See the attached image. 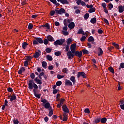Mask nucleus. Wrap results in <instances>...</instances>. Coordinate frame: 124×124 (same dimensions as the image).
Returning <instances> with one entry per match:
<instances>
[{
	"label": "nucleus",
	"instance_id": "6e6d98bb",
	"mask_svg": "<svg viewBox=\"0 0 124 124\" xmlns=\"http://www.w3.org/2000/svg\"><path fill=\"white\" fill-rule=\"evenodd\" d=\"M30 76L31 79H34V78H35V75H34V73H32Z\"/></svg>",
	"mask_w": 124,
	"mask_h": 124
},
{
	"label": "nucleus",
	"instance_id": "3c124183",
	"mask_svg": "<svg viewBox=\"0 0 124 124\" xmlns=\"http://www.w3.org/2000/svg\"><path fill=\"white\" fill-rule=\"evenodd\" d=\"M85 40H86V36H82V37L80 38V41L83 42V41H85Z\"/></svg>",
	"mask_w": 124,
	"mask_h": 124
},
{
	"label": "nucleus",
	"instance_id": "79ce46f5",
	"mask_svg": "<svg viewBox=\"0 0 124 124\" xmlns=\"http://www.w3.org/2000/svg\"><path fill=\"white\" fill-rule=\"evenodd\" d=\"M55 13H56V11H51L50 12V16H54V15H55Z\"/></svg>",
	"mask_w": 124,
	"mask_h": 124
},
{
	"label": "nucleus",
	"instance_id": "39448f33",
	"mask_svg": "<svg viewBox=\"0 0 124 124\" xmlns=\"http://www.w3.org/2000/svg\"><path fill=\"white\" fill-rule=\"evenodd\" d=\"M55 12L57 14H62L65 13V10L63 8H61L60 10H55Z\"/></svg>",
	"mask_w": 124,
	"mask_h": 124
},
{
	"label": "nucleus",
	"instance_id": "13d9d810",
	"mask_svg": "<svg viewBox=\"0 0 124 124\" xmlns=\"http://www.w3.org/2000/svg\"><path fill=\"white\" fill-rule=\"evenodd\" d=\"M67 29H68L67 26H65L62 28V30H63L62 31H67Z\"/></svg>",
	"mask_w": 124,
	"mask_h": 124
},
{
	"label": "nucleus",
	"instance_id": "393cba45",
	"mask_svg": "<svg viewBox=\"0 0 124 124\" xmlns=\"http://www.w3.org/2000/svg\"><path fill=\"white\" fill-rule=\"evenodd\" d=\"M70 80L74 84H75V77L74 76H72L71 77Z\"/></svg>",
	"mask_w": 124,
	"mask_h": 124
},
{
	"label": "nucleus",
	"instance_id": "1a4fd4ad",
	"mask_svg": "<svg viewBox=\"0 0 124 124\" xmlns=\"http://www.w3.org/2000/svg\"><path fill=\"white\" fill-rule=\"evenodd\" d=\"M81 76L83 78H86V74L84 72H78V78H80Z\"/></svg>",
	"mask_w": 124,
	"mask_h": 124
},
{
	"label": "nucleus",
	"instance_id": "774afa93",
	"mask_svg": "<svg viewBox=\"0 0 124 124\" xmlns=\"http://www.w3.org/2000/svg\"><path fill=\"white\" fill-rule=\"evenodd\" d=\"M120 108H121L122 110H124V104L123 105H120Z\"/></svg>",
	"mask_w": 124,
	"mask_h": 124
},
{
	"label": "nucleus",
	"instance_id": "a18cd8bd",
	"mask_svg": "<svg viewBox=\"0 0 124 124\" xmlns=\"http://www.w3.org/2000/svg\"><path fill=\"white\" fill-rule=\"evenodd\" d=\"M43 28H44L45 27L46 28H47V29H49L50 28V26H49V24L48 23H46L44 25L42 26Z\"/></svg>",
	"mask_w": 124,
	"mask_h": 124
},
{
	"label": "nucleus",
	"instance_id": "c9c22d12",
	"mask_svg": "<svg viewBox=\"0 0 124 124\" xmlns=\"http://www.w3.org/2000/svg\"><path fill=\"white\" fill-rule=\"evenodd\" d=\"M46 53H51V52H52V49L47 47L46 49Z\"/></svg>",
	"mask_w": 124,
	"mask_h": 124
},
{
	"label": "nucleus",
	"instance_id": "37998d69",
	"mask_svg": "<svg viewBox=\"0 0 124 124\" xmlns=\"http://www.w3.org/2000/svg\"><path fill=\"white\" fill-rule=\"evenodd\" d=\"M64 77V76H62L61 75H57V78L58 79H62Z\"/></svg>",
	"mask_w": 124,
	"mask_h": 124
},
{
	"label": "nucleus",
	"instance_id": "423d86ee",
	"mask_svg": "<svg viewBox=\"0 0 124 124\" xmlns=\"http://www.w3.org/2000/svg\"><path fill=\"white\" fill-rule=\"evenodd\" d=\"M74 53L75 56H76V57H78V58H81L83 54V52H82V51H80L79 52L78 51H76Z\"/></svg>",
	"mask_w": 124,
	"mask_h": 124
},
{
	"label": "nucleus",
	"instance_id": "20e7f679",
	"mask_svg": "<svg viewBox=\"0 0 124 124\" xmlns=\"http://www.w3.org/2000/svg\"><path fill=\"white\" fill-rule=\"evenodd\" d=\"M77 45L76 43L73 44L70 46V50L72 52V53H75L76 51Z\"/></svg>",
	"mask_w": 124,
	"mask_h": 124
},
{
	"label": "nucleus",
	"instance_id": "de8ad7c7",
	"mask_svg": "<svg viewBox=\"0 0 124 124\" xmlns=\"http://www.w3.org/2000/svg\"><path fill=\"white\" fill-rule=\"evenodd\" d=\"M95 11V10L94 9V8H92L89 10V13H93V12H94Z\"/></svg>",
	"mask_w": 124,
	"mask_h": 124
},
{
	"label": "nucleus",
	"instance_id": "b1692460",
	"mask_svg": "<svg viewBox=\"0 0 124 124\" xmlns=\"http://www.w3.org/2000/svg\"><path fill=\"white\" fill-rule=\"evenodd\" d=\"M28 43L24 42L22 43V48L25 50L27 46H28Z\"/></svg>",
	"mask_w": 124,
	"mask_h": 124
},
{
	"label": "nucleus",
	"instance_id": "cd10ccee",
	"mask_svg": "<svg viewBox=\"0 0 124 124\" xmlns=\"http://www.w3.org/2000/svg\"><path fill=\"white\" fill-rule=\"evenodd\" d=\"M49 112L48 116L49 117H52V116H53V114H54L53 109L51 108V109L50 110H49Z\"/></svg>",
	"mask_w": 124,
	"mask_h": 124
},
{
	"label": "nucleus",
	"instance_id": "473e14b6",
	"mask_svg": "<svg viewBox=\"0 0 124 124\" xmlns=\"http://www.w3.org/2000/svg\"><path fill=\"white\" fill-rule=\"evenodd\" d=\"M108 70L110 71V72H111V73H115V71H114V69L112 67H108Z\"/></svg>",
	"mask_w": 124,
	"mask_h": 124
},
{
	"label": "nucleus",
	"instance_id": "72a5a7b5",
	"mask_svg": "<svg viewBox=\"0 0 124 124\" xmlns=\"http://www.w3.org/2000/svg\"><path fill=\"white\" fill-rule=\"evenodd\" d=\"M13 123L14 124H22V123L19 124V121H18V119H14L13 120Z\"/></svg>",
	"mask_w": 124,
	"mask_h": 124
},
{
	"label": "nucleus",
	"instance_id": "f3484780",
	"mask_svg": "<svg viewBox=\"0 0 124 124\" xmlns=\"http://www.w3.org/2000/svg\"><path fill=\"white\" fill-rule=\"evenodd\" d=\"M99 51L98 52V56H101L103 54V51L102 50V49L101 48L99 47L98 48Z\"/></svg>",
	"mask_w": 124,
	"mask_h": 124
},
{
	"label": "nucleus",
	"instance_id": "0eeeda50",
	"mask_svg": "<svg viewBox=\"0 0 124 124\" xmlns=\"http://www.w3.org/2000/svg\"><path fill=\"white\" fill-rule=\"evenodd\" d=\"M62 109L63 112H64V114H68V113H69V110L68 109V108H67V107H66V105H63Z\"/></svg>",
	"mask_w": 124,
	"mask_h": 124
},
{
	"label": "nucleus",
	"instance_id": "2f4dec72",
	"mask_svg": "<svg viewBox=\"0 0 124 124\" xmlns=\"http://www.w3.org/2000/svg\"><path fill=\"white\" fill-rule=\"evenodd\" d=\"M100 122V118H97L94 120L95 124H98Z\"/></svg>",
	"mask_w": 124,
	"mask_h": 124
},
{
	"label": "nucleus",
	"instance_id": "e433bc0d",
	"mask_svg": "<svg viewBox=\"0 0 124 124\" xmlns=\"http://www.w3.org/2000/svg\"><path fill=\"white\" fill-rule=\"evenodd\" d=\"M55 56H61L62 55V52L61 51H57L55 52Z\"/></svg>",
	"mask_w": 124,
	"mask_h": 124
},
{
	"label": "nucleus",
	"instance_id": "f8f14e48",
	"mask_svg": "<svg viewBox=\"0 0 124 124\" xmlns=\"http://www.w3.org/2000/svg\"><path fill=\"white\" fill-rule=\"evenodd\" d=\"M118 11L119 13H123L124 11V6L120 5L118 7Z\"/></svg>",
	"mask_w": 124,
	"mask_h": 124
},
{
	"label": "nucleus",
	"instance_id": "a211bd4d",
	"mask_svg": "<svg viewBox=\"0 0 124 124\" xmlns=\"http://www.w3.org/2000/svg\"><path fill=\"white\" fill-rule=\"evenodd\" d=\"M47 38L48 41H51V42L55 41L54 38H53V37H52V36H51V35L47 36Z\"/></svg>",
	"mask_w": 124,
	"mask_h": 124
},
{
	"label": "nucleus",
	"instance_id": "8fccbe9b",
	"mask_svg": "<svg viewBox=\"0 0 124 124\" xmlns=\"http://www.w3.org/2000/svg\"><path fill=\"white\" fill-rule=\"evenodd\" d=\"M113 8V4L112 3L108 4V9L111 10Z\"/></svg>",
	"mask_w": 124,
	"mask_h": 124
},
{
	"label": "nucleus",
	"instance_id": "9b49d317",
	"mask_svg": "<svg viewBox=\"0 0 124 124\" xmlns=\"http://www.w3.org/2000/svg\"><path fill=\"white\" fill-rule=\"evenodd\" d=\"M75 27V24L73 22L70 23L68 25V28L70 29V30H72V29H74Z\"/></svg>",
	"mask_w": 124,
	"mask_h": 124
},
{
	"label": "nucleus",
	"instance_id": "052dcab7",
	"mask_svg": "<svg viewBox=\"0 0 124 124\" xmlns=\"http://www.w3.org/2000/svg\"><path fill=\"white\" fill-rule=\"evenodd\" d=\"M24 66H28V65L29 64V62H28V61H26L24 62Z\"/></svg>",
	"mask_w": 124,
	"mask_h": 124
},
{
	"label": "nucleus",
	"instance_id": "a878e982",
	"mask_svg": "<svg viewBox=\"0 0 124 124\" xmlns=\"http://www.w3.org/2000/svg\"><path fill=\"white\" fill-rule=\"evenodd\" d=\"M88 41H89V42H92L93 41H94V39L93 38V36H90L88 39Z\"/></svg>",
	"mask_w": 124,
	"mask_h": 124
},
{
	"label": "nucleus",
	"instance_id": "bf43d9fd",
	"mask_svg": "<svg viewBox=\"0 0 124 124\" xmlns=\"http://www.w3.org/2000/svg\"><path fill=\"white\" fill-rule=\"evenodd\" d=\"M65 101V100L64 98H62L60 100V104L62 105L63 104V102Z\"/></svg>",
	"mask_w": 124,
	"mask_h": 124
},
{
	"label": "nucleus",
	"instance_id": "4be33fe9",
	"mask_svg": "<svg viewBox=\"0 0 124 124\" xmlns=\"http://www.w3.org/2000/svg\"><path fill=\"white\" fill-rule=\"evenodd\" d=\"M73 40L71 38H69L67 41H66V43L67 45H70L71 42H72Z\"/></svg>",
	"mask_w": 124,
	"mask_h": 124
},
{
	"label": "nucleus",
	"instance_id": "7c9ffc66",
	"mask_svg": "<svg viewBox=\"0 0 124 124\" xmlns=\"http://www.w3.org/2000/svg\"><path fill=\"white\" fill-rule=\"evenodd\" d=\"M51 2H53L54 4H55L56 5H60L59 3H57L56 0H49Z\"/></svg>",
	"mask_w": 124,
	"mask_h": 124
},
{
	"label": "nucleus",
	"instance_id": "338daca9",
	"mask_svg": "<svg viewBox=\"0 0 124 124\" xmlns=\"http://www.w3.org/2000/svg\"><path fill=\"white\" fill-rule=\"evenodd\" d=\"M120 67L121 68H124V63H121L120 64Z\"/></svg>",
	"mask_w": 124,
	"mask_h": 124
},
{
	"label": "nucleus",
	"instance_id": "c756f323",
	"mask_svg": "<svg viewBox=\"0 0 124 124\" xmlns=\"http://www.w3.org/2000/svg\"><path fill=\"white\" fill-rule=\"evenodd\" d=\"M42 66L43 67H44V68H46V66H47V63L45 62H42Z\"/></svg>",
	"mask_w": 124,
	"mask_h": 124
},
{
	"label": "nucleus",
	"instance_id": "603ef678",
	"mask_svg": "<svg viewBox=\"0 0 124 124\" xmlns=\"http://www.w3.org/2000/svg\"><path fill=\"white\" fill-rule=\"evenodd\" d=\"M82 52L83 54H89V51H88L87 49H83Z\"/></svg>",
	"mask_w": 124,
	"mask_h": 124
},
{
	"label": "nucleus",
	"instance_id": "c03bdc74",
	"mask_svg": "<svg viewBox=\"0 0 124 124\" xmlns=\"http://www.w3.org/2000/svg\"><path fill=\"white\" fill-rule=\"evenodd\" d=\"M101 6H102V7L104 9V8H106V6H107V5L106 4V3L104 2L101 4Z\"/></svg>",
	"mask_w": 124,
	"mask_h": 124
},
{
	"label": "nucleus",
	"instance_id": "09e8293b",
	"mask_svg": "<svg viewBox=\"0 0 124 124\" xmlns=\"http://www.w3.org/2000/svg\"><path fill=\"white\" fill-rule=\"evenodd\" d=\"M44 44H45V45H47V44H48V43H49V41H48V40L47 39H46L44 40Z\"/></svg>",
	"mask_w": 124,
	"mask_h": 124
},
{
	"label": "nucleus",
	"instance_id": "f257e3e1",
	"mask_svg": "<svg viewBox=\"0 0 124 124\" xmlns=\"http://www.w3.org/2000/svg\"><path fill=\"white\" fill-rule=\"evenodd\" d=\"M28 88L29 90H33V92L34 93V94L36 97L37 98H40V94L36 93V90L38 89V86L36 84H35L32 80L29 81L28 84Z\"/></svg>",
	"mask_w": 124,
	"mask_h": 124
},
{
	"label": "nucleus",
	"instance_id": "9d476101",
	"mask_svg": "<svg viewBox=\"0 0 124 124\" xmlns=\"http://www.w3.org/2000/svg\"><path fill=\"white\" fill-rule=\"evenodd\" d=\"M63 43V42H62V41L60 40H57L56 41H55L54 44L55 46H58V45H62Z\"/></svg>",
	"mask_w": 124,
	"mask_h": 124
},
{
	"label": "nucleus",
	"instance_id": "c85d7f7f",
	"mask_svg": "<svg viewBox=\"0 0 124 124\" xmlns=\"http://www.w3.org/2000/svg\"><path fill=\"white\" fill-rule=\"evenodd\" d=\"M62 72H63V73L67 74V73H68V69L67 68H63L62 70Z\"/></svg>",
	"mask_w": 124,
	"mask_h": 124
},
{
	"label": "nucleus",
	"instance_id": "5701e85b",
	"mask_svg": "<svg viewBox=\"0 0 124 124\" xmlns=\"http://www.w3.org/2000/svg\"><path fill=\"white\" fill-rule=\"evenodd\" d=\"M37 41H38V43H40V44L43 43V40L41 38H36Z\"/></svg>",
	"mask_w": 124,
	"mask_h": 124
},
{
	"label": "nucleus",
	"instance_id": "5fc2aeb1",
	"mask_svg": "<svg viewBox=\"0 0 124 124\" xmlns=\"http://www.w3.org/2000/svg\"><path fill=\"white\" fill-rule=\"evenodd\" d=\"M68 50H69V45H67L65 47V51L68 52Z\"/></svg>",
	"mask_w": 124,
	"mask_h": 124
},
{
	"label": "nucleus",
	"instance_id": "4468645a",
	"mask_svg": "<svg viewBox=\"0 0 124 124\" xmlns=\"http://www.w3.org/2000/svg\"><path fill=\"white\" fill-rule=\"evenodd\" d=\"M65 86H72V82L68 79H65Z\"/></svg>",
	"mask_w": 124,
	"mask_h": 124
},
{
	"label": "nucleus",
	"instance_id": "6e6552de",
	"mask_svg": "<svg viewBox=\"0 0 124 124\" xmlns=\"http://www.w3.org/2000/svg\"><path fill=\"white\" fill-rule=\"evenodd\" d=\"M40 55H41V51L40 50H38V51L35 52L33 55V58H39Z\"/></svg>",
	"mask_w": 124,
	"mask_h": 124
},
{
	"label": "nucleus",
	"instance_id": "ddd939ff",
	"mask_svg": "<svg viewBox=\"0 0 124 124\" xmlns=\"http://www.w3.org/2000/svg\"><path fill=\"white\" fill-rule=\"evenodd\" d=\"M78 34H82L83 35H86L87 34L85 33V31H83V29H80L78 30Z\"/></svg>",
	"mask_w": 124,
	"mask_h": 124
},
{
	"label": "nucleus",
	"instance_id": "bb28decb",
	"mask_svg": "<svg viewBox=\"0 0 124 124\" xmlns=\"http://www.w3.org/2000/svg\"><path fill=\"white\" fill-rule=\"evenodd\" d=\"M91 22L92 23V24L96 23V18L95 17L92 18L91 19Z\"/></svg>",
	"mask_w": 124,
	"mask_h": 124
},
{
	"label": "nucleus",
	"instance_id": "aec40b11",
	"mask_svg": "<svg viewBox=\"0 0 124 124\" xmlns=\"http://www.w3.org/2000/svg\"><path fill=\"white\" fill-rule=\"evenodd\" d=\"M16 98V95L13 94L11 95V98H10V101L12 102L13 100H15Z\"/></svg>",
	"mask_w": 124,
	"mask_h": 124
},
{
	"label": "nucleus",
	"instance_id": "58836bf2",
	"mask_svg": "<svg viewBox=\"0 0 124 124\" xmlns=\"http://www.w3.org/2000/svg\"><path fill=\"white\" fill-rule=\"evenodd\" d=\"M33 28V25L30 23L29 26H28V30H31Z\"/></svg>",
	"mask_w": 124,
	"mask_h": 124
},
{
	"label": "nucleus",
	"instance_id": "69168bd1",
	"mask_svg": "<svg viewBox=\"0 0 124 124\" xmlns=\"http://www.w3.org/2000/svg\"><path fill=\"white\" fill-rule=\"evenodd\" d=\"M4 106H8V101H7V100H5Z\"/></svg>",
	"mask_w": 124,
	"mask_h": 124
},
{
	"label": "nucleus",
	"instance_id": "412c9836",
	"mask_svg": "<svg viewBox=\"0 0 124 124\" xmlns=\"http://www.w3.org/2000/svg\"><path fill=\"white\" fill-rule=\"evenodd\" d=\"M100 122L102 124H105L107 122V119L106 118H100Z\"/></svg>",
	"mask_w": 124,
	"mask_h": 124
},
{
	"label": "nucleus",
	"instance_id": "0e129e2a",
	"mask_svg": "<svg viewBox=\"0 0 124 124\" xmlns=\"http://www.w3.org/2000/svg\"><path fill=\"white\" fill-rule=\"evenodd\" d=\"M66 2H67V0H61V3H62L63 4L66 3Z\"/></svg>",
	"mask_w": 124,
	"mask_h": 124
},
{
	"label": "nucleus",
	"instance_id": "7ed1b4c3",
	"mask_svg": "<svg viewBox=\"0 0 124 124\" xmlns=\"http://www.w3.org/2000/svg\"><path fill=\"white\" fill-rule=\"evenodd\" d=\"M67 56L68 57V59H69V60L73 59V58H74V53L72 52L71 51H69L67 53Z\"/></svg>",
	"mask_w": 124,
	"mask_h": 124
},
{
	"label": "nucleus",
	"instance_id": "dca6fc26",
	"mask_svg": "<svg viewBox=\"0 0 124 124\" xmlns=\"http://www.w3.org/2000/svg\"><path fill=\"white\" fill-rule=\"evenodd\" d=\"M26 69L24 67L21 68L18 71V74H22L23 72H25Z\"/></svg>",
	"mask_w": 124,
	"mask_h": 124
},
{
	"label": "nucleus",
	"instance_id": "e2e57ef3",
	"mask_svg": "<svg viewBox=\"0 0 124 124\" xmlns=\"http://www.w3.org/2000/svg\"><path fill=\"white\" fill-rule=\"evenodd\" d=\"M104 21L107 25H109V21H108V20L106 19V18H104Z\"/></svg>",
	"mask_w": 124,
	"mask_h": 124
},
{
	"label": "nucleus",
	"instance_id": "680f3d73",
	"mask_svg": "<svg viewBox=\"0 0 124 124\" xmlns=\"http://www.w3.org/2000/svg\"><path fill=\"white\" fill-rule=\"evenodd\" d=\"M63 24H64L65 26H67V20L66 19L64 20Z\"/></svg>",
	"mask_w": 124,
	"mask_h": 124
},
{
	"label": "nucleus",
	"instance_id": "f704fd0d",
	"mask_svg": "<svg viewBox=\"0 0 124 124\" xmlns=\"http://www.w3.org/2000/svg\"><path fill=\"white\" fill-rule=\"evenodd\" d=\"M46 59L48 61H53V58L52 57V56H51L50 55H47L46 56Z\"/></svg>",
	"mask_w": 124,
	"mask_h": 124
},
{
	"label": "nucleus",
	"instance_id": "2eb2a0df",
	"mask_svg": "<svg viewBox=\"0 0 124 124\" xmlns=\"http://www.w3.org/2000/svg\"><path fill=\"white\" fill-rule=\"evenodd\" d=\"M34 81L38 85H41L42 84V81H41V80L40 79H38V78H36L34 79Z\"/></svg>",
	"mask_w": 124,
	"mask_h": 124
},
{
	"label": "nucleus",
	"instance_id": "4d7b16f0",
	"mask_svg": "<svg viewBox=\"0 0 124 124\" xmlns=\"http://www.w3.org/2000/svg\"><path fill=\"white\" fill-rule=\"evenodd\" d=\"M84 112L85 113H86L87 114H89V113H90V109L89 108H86L85 110H84Z\"/></svg>",
	"mask_w": 124,
	"mask_h": 124
},
{
	"label": "nucleus",
	"instance_id": "f03ea898",
	"mask_svg": "<svg viewBox=\"0 0 124 124\" xmlns=\"http://www.w3.org/2000/svg\"><path fill=\"white\" fill-rule=\"evenodd\" d=\"M41 102L43 103V106H44L46 109H48V110L52 109V107H51L50 103L48 102L46 99H42Z\"/></svg>",
	"mask_w": 124,
	"mask_h": 124
},
{
	"label": "nucleus",
	"instance_id": "6ab92c4d",
	"mask_svg": "<svg viewBox=\"0 0 124 124\" xmlns=\"http://www.w3.org/2000/svg\"><path fill=\"white\" fill-rule=\"evenodd\" d=\"M63 119L62 121L63 122H66V121H67V115H66V113H64L63 114Z\"/></svg>",
	"mask_w": 124,
	"mask_h": 124
},
{
	"label": "nucleus",
	"instance_id": "a19ab883",
	"mask_svg": "<svg viewBox=\"0 0 124 124\" xmlns=\"http://www.w3.org/2000/svg\"><path fill=\"white\" fill-rule=\"evenodd\" d=\"M89 17H90V15L89 14H86L84 16V19H86V20L89 18Z\"/></svg>",
	"mask_w": 124,
	"mask_h": 124
},
{
	"label": "nucleus",
	"instance_id": "4c0bfd02",
	"mask_svg": "<svg viewBox=\"0 0 124 124\" xmlns=\"http://www.w3.org/2000/svg\"><path fill=\"white\" fill-rule=\"evenodd\" d=\"M112 45L113 46H114V47H115V48L116 49H119V45H118V44H116L115 43H112Z\"/></svg>",
	"mask_w": 124,
	"mask_h": 124
},
{
	"label": "nucleus",
	"instance_id": "ea45409f",
	"mask_svg": "<svg viewBox=\"0 0 124 124\" xmlns=\"http://www.w3.org/2000/svg\"><path fill=\"white\" fill-rule=\"evenodd\" d=\"M62 32H63V34L65 36L68 35V34H69V33H68V32L67 31H62Z\"/></svg>",
	"mask_w": 124,
	"mask_h": 124
},
{
	"label": "nucleus",
	"instance_id": "864d4df0",
	"mask_svg": "<svg viewBox=\"0 0 124 124\" xmlns=\"http://www.w3.org/2000/svg\"><path fill=\"white\" fill-rule=\"evenodd\" d=\"M62 81H57L56 82V86H61V85H62Z\"/></svg>",
	"mask_w": 124,
	"mask_h": 124
},
{
	"label": "nucleus",
	"instance_id": "49530a36",
	"mask_svg": "<svg viewBox=\"0 0 124 124\" xmlns=\"http://www.w3.org/2000/svg\"><path fill=\"white\" fill-rule=\"evenodd\" d=\"M33 44L34 45H37V44H38V42L36 39H35V40L33 41Z\"/></svg>",
	"mask_w": 124,
	"mask_h": 124
}]
</instances>
